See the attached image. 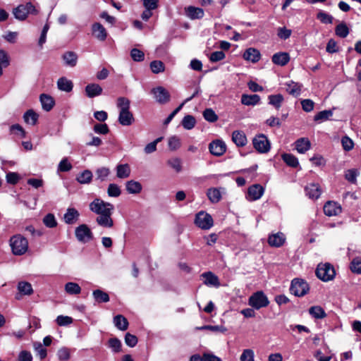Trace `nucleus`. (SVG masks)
I'll return each mask as SVG.
<instances>
[{
	"instance_id": "1",
	"label": "nucleus",
	"mask_w": 361,
	"mask_h": 361,
	"mask_svg": "<svg viewBox=\"0 0 361 361\" xmlns=\"http://www.w3.org/2000/svg\"><path fill=\"white\" fill-rule=\"evenodd\" d=\"M90 210L97 215L95 221L101 227L111 228L114 226V220L111 218L114 206L102 200L95 198L89 204Z\"/></svg>"
},
{
	"instance_id": "2",
	"label": "nucleus",
	"mask_w": 361,
	"mask_h": 361,
	"mask_svg": "<svg viewBox=\"0 0 361 361\" xmlns=\"http://www.w3.org/2000/svg\"><path fill=\"white\" fill-rule=\"evenodd\" d=\"M10 245L15 255H22L28 249V241L25 237L18 234L11 238Z\"/></svg>"
},
{
	"instance_id": "3",
	"label": "nucleus",
	"mask_w": 361,
	"mask_h": 361,
	"mask_svg": "<svg viewBox=\"0 0 361 361\" xmlns=\"http://www.w3.org/2000/svg\"><path fill=\"white\" fill-rule=\"evenodd\" d=\"M248 304L254 309L259 310L267 307L269 300L263 291H257L249 298Z\"/></svg>"
},
{
	"instance_id": "4",
	"label": "nucleus",
	"mask_w": 361,
	"mask_h": 361,
	"mask_svg": "<svg viewBox=\"0 0 361 361\" xmlns=\"http://www.w3.org/2000/svg\"><path fill=\"white\" fill-rule=\"evenodd\" d=\"M13 13L16 19L24 20L29 13L37 14V11L32 3L27 2L25 4H20L13 8Z\"/></svg>"
},
{
	"instance_id": "5",
	"label": "nucleus",
	"mask_w": 361,
	"mask_h": 361,
	"mask_svg": "<svg viewBox=\"0 0 361 361\" xmlns=\"http://www.w3.org/2000/svg\"><path fill=\"white\" fill-rule=\"evenodd\" d=\"M335 274L334 268L329 263L319 264L316 269L317 276L323 281L334 279Z\"/></svg>"
},
{
	"instance_id": "6",
	"label": "nucleus",
	"mask_w": 361,
	"mask_h": 361,
	"mask_svg": "<svg viewBox=\"0 0 361 361\" xmlns=\"http://www.w3.org/2000/svg\"><path fill=\"white\" fill-rule=\"evenodd\" d=\"M309 285L303 279H295L292 281L290 291L292 294L297 297H302L309 291Z\"/></svg>"
},
{
	"instance_id": "7",
	"label": "nucleus",
	"mask_w": 361,
	"mask_h": 361,
	"mask_svg": "<svg viewBox=\"0 0 361 361\" xmlns=\"http://www.w3.org/2000/svg\"><path fill=\"white\" fill-rule=\"evenodd\" d=\"M255 149L260 153H267L270 150V142L264 134L256 135L252 140Z\"/></svg>"
},
{
	"instance_id": "8",
	"label": "nucleus",
	"mask_w": 361,
	"mask_h": 361,
	"mask_svg": "<svg viewBox=\"0 0 361 361\" xmlns=\"http://www.w3.org/2000/svg\"><path fill=\"white\" fill-rule=\"evenodd\" d=\"M75 235L77 240L82 243H87L93 238L92 232L86 224H80L76 227Z\"/></svg>"
},
{
	"instance_id": "9",
	"label": "nucleus",
	"mask_w": 361,
	"mask_h": 361,
	"mask_svg": "<svg viewBox=\"0 0 361 361\" xmlns=\"http://www.w3.org/2000/svg\"><path fill=\"white\" fill-rule=\"evenodd\" d=\"M195 223L202 229L207 230L213 226V219L209 214L200 212L196 214Z\"/></svg>"
},
{
	"instance_id": "10",
	"label": "nucleus",
	"mask_w": 361,
	"mask_h": 361,
	"mask_svg": "<svg viewBox=\"0 0 361 361\" xmlns=\"http://www.w3.org/2000/svg\"><path fill=\"white\" fill-rule=\"evenodd\" d=\"M151 92L156 102L159 104H164L170 101L171 96L169 92L161 86L153 88Z\"/></svg>"
},
{
	"instance_id": "11",
	"label": "nucleus",
	"mask_w": 361,
	"mask_h": 361,
	"mask_svg": "<svg viewBox=\"0 0 361 361\" xmlns=\"http://www.w3.org/2000/svg\"><path fill=\"white\" fill-rule=\"evenodd\" d=\"M18 293L15 295V298L20 300L24 296L31 295L34 290L31 283L27 281H19L17 285Z\"/></svg>"
},
{
	"instance_id": "12",
	"label": "nucleus",
	"mask_w": 361,
	"mask_h": 361,
	"mask_svg": "<svg viewBox=\"0 0 361 361\" xmlns=\"http://www.w3.org/2000/svg\"><path fill=\"white\" fill-rule=\"evenodd\" d=\"M264 188L259 184H254L250 186L246 194V199L250 202L259 200L264 195Z\"/></svg>"
},
{
	"instance_id": "13",
	"label": "nucleus",
	"mask_w": 361,
	"mask_h": 361,
	"mask_svg": "<svg viewBox=\"0 0 361 361\" xmlns=\"http://www.w3.org/2000/svg\"><path fill=\"white\" fill-rule=\"evenodd\" d=\"M209 149L211 154L214 156L220 157L224 154L226 150L225 142L220 140L212 141L209 145Z\"/></svg>"
},
{
	"instance_id": "14",
	"label": "nucleus",
	"mask_w": 361,
	"mask_h": 361,
	"mask_svg": "<svg viewBox=\"0 0 361 361\" xmlns=\"http://www.w3.org/2000/svg\"><path fill=\"white\" fill-rule=\"evenodd\" d=\"M341 212V206L334 201H328L324 206V212L328 216H337Z\"/></svg>"
},
{
	"instance_id": "15",
	"label": "nucleus",
	"mask_w": 361,
	"mask_h": 361,
	"mask_svg": "<svg viewBox=\"0 0 361 361\" xmlns=\"http://www.w3.org/2000/svg\"><path fill=\"white\" fill-rule=\"evenodd\" d=\"M200 276L204 279V284L209 287L219 288L221 285L218 276L212 271L204 272Z\"/></svg>"
},
{
	"instance_id": "16",
	"label": "nucleus",
	"mask_w": 361,
	"mask_h": 361,
	"mask_svg": "<svg viewBox=\"0 0 361 361\" xmlns=\"http://www.w3.org/2000/svg\"><path fill=\"white\" fill-rule=\"evenodd\" d=\"M286 91L290 95L297 97L301 94L302 85L299 82L289 80L284 83Z\"/></svg>"
},
{
	"instance_id": "17",
	"label": "nucleus",
	"mask_w": 361,
	"mask_h": 361,
	"mask_svg": "<svg viewBox=\"0 0 361 361\" xmlns=\"http://www.w3.org/2000/svg\"><path fill=\"white\" fill-rule=\"evenodd\" d=\"M243 58L247 61L252 63H257L261 59V54L259 51L255 48L247 49L243 54Z\"/></svg>"
},
{
	"instance_id": "18",
	"label": "nucleus",
	"mask_w": 361,
	"mask_h": 361,
	"mask_svg": "<svg viewBox=\"0 0 361 361\" xmlns=\"http://www.w3.org/2000/svg\"><path fill=\"white\" fill-rule=\"evenodd\" d=\"M305 190L306 195L312 200L318 199L322 194L320 186L317 183H313L308 184L305 187Z\"/></svg>"
},
{
	"instance_id": "19",
	"label": "nucleus",
	"mask_w": 361,
	"mask_h": 361,
	"mask_svg": "<svg viewBox=\"0 0 361 361\" xmlns=\"http://www.w3.org/2000/svg\"><path fill=\"white\" fill-rule=\"evenodd\" d=\"M271 61L277 66H284L290 61V55L287 52H277L272 56Z\"/></svg>"
},
{
	"instance_id": "20",
	"label": "nucleus",
	"mask_w": 361,
	"mask_h": 361,
	"mask_svg": "<svg viewBox=\"0 0 361 361\" xmlns=\"http://www.w3.org/2000/svg\"><path fill=\"white\" fill-rule=\"evenodd\" d=\"M116 177L120 179L128 178L130 176L131 169L128 164H118L115 168Z\"/></svg>"
},
{
	"instance_id": "21",
	"label": "nucleus",
	"mask_w": 361,
	"mask_h": 361,
	"mask_svg": "<svg viewBox=\"0 0 361 361\" xmlns=\"http://www.w3.org/2000/svg\"><path fill=\"white\" fill-rule=\"evenodd\" d=\"M94 36L100 41H104L107 37V32L104 27L99 23H95L92 26Z\"/></svg>"
},
{
	"instance_id": "22",
	"label": "nucleus",
	"mask_w": 361,
	"mask_h": 361,
	"mask_svg": "<svg viewBox=\"0 0 361 361\" xmlns=\"http://www.w3.org/2000/svg\"><path fill=\"white\" fill-rule=\"evenodd\" d=\"M62 59L66 66L69 67H75L78 63V54L72 51H66L62 55Z\"/></svg>"
},
{
	"instance_id": "23",
	"label": "nucleus",
	"mask_w": 361,
	"mask_h": 361,
	"mask_svg": "<svg viewBox=\"0 0 361 361\" xmlns=\"http://www.w3.org/2000/svg\"><path fill=\"white\" fill-rule=\"evenodd\" d=\"M125 186L127 192L131 195H137L140 193L142 190V184L134 180L126 181Z\"/></svg>"
},
{
	"instance_id": "24",
	"label": "nucleus",
	"mask_w": 361,
	"mask_h": 361,
	"mask_svg": "<svg viewBox=\"0 0 361 361\" xmlns=\"http://www.w3.org/2000/svg\"><path fill=\"white\" fill-rule=\"evenodd\" d=\"M80 214L75 208H68L63 215V219L67 224H75L79 218Z\"/></svg>"
},
{
	"instance_id": "25",
	"label": "nucleus",
	"mask_w": 361,
	"mask_h": 361,
	"mask_svg": "<svg viewBox=\"0 0 361 361\" xmlns=\"http://www.w3.org/2000/svg\"><path fill=\"white\" fill-rule=\"evenodd\" d=\"M286 238L283 233L279 232L269 236L268 243L272 247H279L285 243Z\"/></svg>"
},
{
	"instance_id": "26",
	"label": "nucleus",
	"mask_w": 361,
	"mask_h": 361,
	"mask_svg": "<svg viewBox=\"0 0 361 361\" xmlns=\"http://www.w3.org/2000/svg\"><path fill=\"white\" fill-rule=\"evenodd\" d=\"M185 14L191 20H195L202 18L204 13L203 9L190 6L185 8Z\"/></svg>"
},
{
	"instance_id": "27",
	"label": "nucleus",
	"mask_w": 361,
	"mask_h": 361,
	"mask_svg": "<svg viewBox=\"0 0 361 361\" xmlns=\"http://www.w3.org/2000/svg\"><path fill=\"white\" fill-rule=\"evenodd\" d=\"M224 190V188H212L208 189L207 195L212 203H217L221 200L222 191Z\"/></svg>"
},
{
	"instance_id": "28",
	"label": "nucleus",
	"mask_w": 361,
	"mask_h": 361,
	"mask_svg": "<svg viewBox=\"0 0 361 361\" xmlns=\"http://www.w3.org/2000/svg\"><path fill=\"white\" fill-rule=\"evenodd\" d=\"M118 122L124 126H130L134 122L133 115L130 110L119 112Z\"/></svg>"
},
{
	"instance_id": "29",
	"label": "nucleus",
	"mask_w": 361,
	"mask_h": 361,
	"mask_svg": "<svg viewBox=\"0 0 361 361\" xmlns=\"http://www.w3.org/2000/svg\"><path fill=\"white\" fill-rule=\"evenodd\" d=\"M85 92L88 97L93 98L102 94V88L98 84L90 83L85 87Z\"/></svg>"
},
{
	"instance_id": "30",
	"label": "nucleus",
	"mask_w": 361,
	"mask_h": 361,
	"mask_svg": "<svg viewBox=\"0 0 361 361\" xmlns=\"http://www.w3.org/2000/svg\"><path fill=\"white\" fill-rule=\"evenodd\" d=\"M295 148L300 154H304L311 147L310 141L308 138L302 137L297 140L295 142Z\"/></svg>"
},
{
	"instance_id": "31",
	"label": "nucleus",
	"mask_w": 361,
	"mask_h": 361,
	"mask_svg": "<svg viewBox=\"0 0 361 361\" xmlns=\"http://www.w3.org/2000/svg\"><path fill=\"white\" fill-rule=\"evenodd\" d=\"M232 140L238 147H244L247 142L245 134L240 130L233 132Z\"/></svg>"
},
{
	"instance_id": "32",
	"label": "nucleus",
	"mask_w": 361,
	"mask_h": 361,
	"mask_svg": "<svg viewBox=\"0 0 361 361\" xmlns=\"http://www.w3.org/2000/svg\"><path fill=\"white\" fill-rule=\"evenodd\" d=\"M260 97L258 94H245L241 97V103L245 106H255L259 103Z\"/></svg>"
},
{
	"instance_id": "33",
	"label": "nucleus",
	"mask_w": 361,
	"mask_h": 361,
	"mask_svg": "<svg viewBox=\"0 0 361 361\" xmlns=\"http://www.w3.org/2000/svg\"><path fill=\"white\" fill-rule=\"evenodd\" d=\"M40 102L42 104V109L46 111H49L54 105V99L46 94H42L39 97Z\"/></svg>"
},
{
	"instance_id": "34",
	"label": "nucleus",
	"mask_w": 361,
	"mask_h": 361,
	"mask_svg": "<svg viewBox=\"0 0 361 361\" xmlns=\"http://www.w3.org/2000/svg\"><path fill=\"white\" fill-rule=\"evenodd\" d=\"M92 178L93 174L92 171L86 169L77 176L76 180L80 184H90L92 180Z\"/></svg>"
},
{
	"instance_id": "35",
	"label": "nucleus",
	"mask_w": 361,
	"mask_h": 361,
	"mask_svg": "<svg viewBox=\"0 0 361 361\" xmlns=\"http://www.w3.org/2000/svg\"><path fill=\"white\" fill-rule=\"evenodd\" d=\"M57 87L61 91L70 92L73 90V85L71 80L61 77L57 81Z\"/></svg>"
},
{
	"instance_id": "36",
	"label": "nucleus",
	"mask_w": 361,
	"mask_h": 361,
	"mask_svg": "<svg viewBox=\"0 0 361 361\" xmlns=\"http://www.w3.org/2000/svg\"><path fill=\"white\" fill-rule=\"evenodd\" d=\"M308 312L311 317L316 319H321L326 317L324 310L319 305L310 307Z\"/></svg>"
},
{
	"instance_id": "37",
	"label": "nucleus",
	"mask_w": 361,
	"mask_h": 361,
	"mask_svg": "<svg viewBox=\"0 0 361 361\" xmlns=\"http://www.w3.org/2000/svg\"><path fill=\"white\" fill-rule=\"evenodd\" d=\"M114 324L121 331H126L128 327L127 319L121 314L116 315L114 317Z\"/></svg>"
},
{
	"instance_id": "38",
	"label": "nucleus",
	"mask_w": 361,
	"mask_h": 361,
	"mask_svg": "<svg viewBox=\"0 0 361 361\" xmlns=\"http://www.w3.org/2000/svg\"><path fill=\"white\" fill-rule=\"evenodd\" d=\"M92 295L94 300L99 303L107 302L110 300L108 293L100 289L93 290Z\"/></svg>"
},
{
	"instance_id": "39",
	"label": "nucleus",
	"mask_w": 361,
	"mask_h": 361,
	"mask_svg": "<svg viewBox=\"0 0 361 361\" xmlns=\"http://www.w3.org/2000/svg\"><path fill=\"white\" fill-rule=\"evenodd\" d=\"M269 104L274 106L276 109H280L284 100L283 96L281 94H271L268 97Z\"/></svg>"
},
{
	"instance_id": "40",
	"label": "nucleus",
	"mask_w": 361,
	"mask_h": 361,
	"mask_svg": "<svg viewBox=\"0 0 361 361\" xmlns=\"http://www.w3.org/2000/svg\"><path fill=\"white\" fill-rule=\"evenodd\" d=\"M110 173L109 168L105 166L99 167L95 171L96 180L104 182L107 179Z\"/></svg>"
},
{
	"instance_id": "41",
	"label": "nucleus",
	"mask_w": 361,
	"mask_h": 361,
	"mask_svg": "<svg viewBox=\"0 0 361 361\" xmlns=\"http://www.w3.org/2000/svg\"><path fill=\"white\" fill-rule=\"evenodd\" d=\"M65 291L69 295H78L81 292L80 286L74 282H68L64 286Z\"/></svg>"
},
{
	"instance_id": "42",
	"label": "nucleus",
	"mask_w": 361,
	"mask_h": 361,
	"mask_svg": "<svg viewBox=\"0 0 361 361\" xmlns=\"http://www.w3.org/2000/svg\"><path fill=\"white\" fill-rule=\"evenodd\" d=\"M23 118L26 123L34 126L37 121L38 114L32 109H30L24 114Z\"/></svg>"
},
{
	"instance_id": "43",
	"label": "nucleus",
	"mask_w": 361,
	"mask_h": 361,
	"mask_svg": "<svg viewBox=\"0 0 361 361\" xmlns=\"http://www.w3.org/2000/svg\"><path fill=\"white\" fill-rule=\"evenodd\" d=\"M282 159L289 166L296 168L299 166L298 158L292 154H283Z\"/></svg>"
},
{
	"instance_id": "44",
	"label": "nucleus",
	"mask_w": 361,
	"mask_h": 361,
	"mask_svg": "<svg viewBox=\"0 0 361 361\" xmlns=\"http://www.w3.org/2000/svg\"><path fill=\"white\" fill-rule=\"evenodd\" d=\"M181 124L185 130H191L195 126L196 120L193 116L187 115L183 117Z\"/></svg>"
},
{
	"instance_id": "45",
	"label": "nucleus",
	"mask_w": 361,
	"mask_h": 361,
	"mask_svg": "<svg viewBox=\"0 0 361 361\" xmlns=\"http://www.w3.org/2000/svg\"><path fill=\"white\" fill-rule=\"evenodd\" d=\"M333 116L332 110H324L317 113L314 117V120L318 122H322L328 120L330 117Z\"/></svg>"
},
{
	"instance_id": "46",
	"label": "nucleus",
	"mask_w": 361,
	"mask_h": 361,
	"mask_svg": "<svg viewBox=\"0 0 361 361\" xmlns=\"http://www.w3.org/2000/svg\"><path fill=\"white\" fill-rule=\"evenodd\" d=\"M167 164L177 173L182 171V161L180 158L173 157L167 161Z\"/></svg>"
},
{
	"instance_id": "47",
	"label": "nucleus",
	"mask_w": 361,
	"mask_h": 361,
	"mask_svg": "<svg viewBox=\"0 0 361 361\" xmlns=\"http://www.w3.org/2000/svg\"><path fill=\"white\" fill-rule=\"evenodd\" d=\"M335 32L337 36L345 38L349 34V29L346 24L344 23L338 24L335 29Z\"/></svg>"
},
{
	"instance_id": "48",
	"label": "nucleus",
	"mask_w": 361,
	"mask_h": 361,
	"mask_svg": "<svg viewBox=\"0 0 361 361\" xmlns=\"http://www.w3.org/2000/svg\"><path fill=\"white\" fill-rule=\"evenodd\" d=\"M107 194L111 197H118L121 194L120 187L116 183H110L107 188Z\"/></svg>"
},
{
	"instance_id": "49",
	"label": "nucleus",
	"mask_w": 361,
	"mask_h": 361,
	"mask_svg": "<svg viewBox=\"0 0 361 361\" xmlns=\"http://www.w3.org/2000/svg\"><path fill=\"white\" fill-rule=\"evenodd\" d=\"M203 117L207 121L210 123H214L218 120V116L211 108L206 109L203 111Z\"/></svg>"
},
{
	"instance_id": "50",
	"label": "nucleus",
	"mask_w": 361,
	"mask_h": 361,
	"mask_svg": "<svg viewBox=\"0 0 361 361\" xmlns=\"http://www.w3.org/2000/svg\"><path fill=\"white\" fill-rule=\"evenodd\" d=\"M33 346L37 355L39 357L41 360H43L47 357V350L45 348H44L43 345L41 343L35 342L34 343Z\"/></svg>"
},
{
	"instance_id": "51",
	"label": "nucleus",
	"mask_w": 361,
	"mask_h": 361,
	"mask_svg": "<svg viewBox=\"0 0 361 361\" xmlns=\"http://www.w3.org/2000/svg\"><path fill=\"white\" fill-rule=\"evenodd\" d=\"M150 68L154 73L158 74L164 71L165 66L161 61H153L150 63Z\"/></svg>"
},
{
	"instance_id": "52",
	"label": "nucleus",
	"mask_w": 361,
	"mask_h": 361,
	"mask_svg": "<svg viewBox=\"0 0 361 361\" xmlns=\"http://www.w3.org/2000/svg\"><path fill=\"white\" fill-rule=\"evenodd\" d=\"M73 166L72 164L68 161V159L67 157L63 158L61 161L59 162L58 165V171L61 172H67L72 169Z\"/></svg>"
},
{
	"instance_id": "53",
	"label": "nucleus",
	"mask_w": 361,
	"mask_h": 361,
	"mask_svg": "<svg viewBox=\"0 0 361 361\" xmlns=\"http://www.w3.org/2000/svg\"><path fill=\"white\" fill-rule=\"evenodd\" d=\"M44 224L48 228H54L57 226V221L53 214H48L43 218Z\"/></svg>"
},
{
	"instance_id": "54",
	"label": "nucleus",
	"mask_w": 361,
	"mask_h": 361,
	"mask_svg": "<svg viewBox=\"0 0 361 361\" xmlns=\"http://www.w3.org/2000/svg\"><path fill=\"white\" fill-rule=\"evenodd\" d=\"M117 106L120 111L130 110V100L126 97H121L117 99Z\"/></svg>"
},
{
	"instance_id": "55",
	"label": "nucleus",
	"mask_w": 361,
	"mask_h": 361,
	"mask_svg": "<svg viewBox=\"0 0 361 361\" xmlns=\"http://www.w3.org/2000/svg\"><path fill=\"white\" fill-rule=\"evenodd\" d=\"M56 355L59 360L67 361L71 357L70 350L66 347L61 348Z\"/></svg>"
},
{
	"instance_id": "56",
	"label": "nucleus",
	"mask_w": 361,
	"mask_h": 361,
	"mask_svg": "<svg viewBox=\"0 0 361 361\" xmlns=\"http://www.w3.org/2000/svg\"><path fill=\"white\" fill-rule=\"evenodd\" d=\"M168 145L170 150L171 151H175L178 149V148H180L181 145L180 138L175 135L169 137Z\"/></svg>"
},
{
	"instance_id": "57",
	"label": "nucleus",
	"mask_w": 361,
	"mask_h": 361,
	"mask_svg": "<svg viewBox=\"0 0 361 361\" xmlns=\"http://www.w3.org/2000/svg\"><path fill=\"white\" fill-rule=\"evenodd\" d=\"M161 140H162V137H160L157 138L153 142L147 144L144 148L145 153L147 154H151V153L155 152L157 150V144L159 142H161Z\"/></svg>"
},
{
	"instance_id": "58",
	"label": "nucleus",
	"mask_w": 361,
	"mask_h": 361,
	"mask_svg": "<svg viewBox=\"0 0 361 361\" xmlns=\"http://www.w3.org/2000/svg\"><path fill=\"white\" fill-rule=\"evenodd\" d=\"M109 347L114 353H118L121 350V342L117 338H112L109 340Z\"/></svg>"
},
{
	"instance_id": "59",
	"label": "nucleus",
	"mask_w": 361,
	"mask_h": 361,
	"mask_svg": "<svg viewBox=\"0 0 361 361\" xmlns=\"http://www.w3.org/2000/svg\"><path fill=\"white\" fill-rule=\"evenodd\" d=\"M130 56L135 61H142L145 59L144 52L138 49L134 48L130 51Z\"/></svg>"
},
{
	"instance_id": "60",
	"label": "nucleus",
	"mask_w": 361,
	"mask_h": 361,
	"mask_svg": "<svg viewBox=\"0 0 361 361\" xmlns=\"http://www.w3.org/2000/svg\"><path fill=\"white\" fill-rule=\"evenodd\" d=\"M255 353L252 349H245L240 355V361H255Z\"/></svg>"
},
{
	"instance_id": "61",
	"label": "nucleus",
	"mask_w": 361,
	"mask_h": 361,
	"mask_svg": "<svg viewBox=\"0 0 361 361\" xmlns=\"http://www.w3.org/2000/svg\"><path fill=\"white\" fill-rule=\"evenodd\" d=\"M350 269L353 273L361 274V258L356 257L353 259L350 264Z\"/></svg>"
},
{
	"instance_id": "62",
	"label": "nucleus",
	"mask_w": 361,
	"mask_h": 361,
	"mask_svg": "<svg viewBox=\"0 0 361 361\" xmlns=\"http://www.w3.org/2000/svg\"><path fill=\"white\" fill-rule=\"evenodd\" d=\"M56 322L59 326H67L73 322V319L68 316L59 315L56 317Z\"/></svg>"
},
{
	"instance_id": "63",
	"label": "nucleus",
	"mask_w": 361,
	"mask_h": 361,
	"mask_svg": "<svg viewBox=\"0 0 361 361\" xmlns=\"http://www.w3.org/2000/svg\"><path fill=\"white\" fill-rule=\"evenodd\" d=\"M10 130L11 133L16 134L20 137L23 138L26 135V133L21 126L19 124H14L10 127Z\"/></svg>"
},
{
	"instance_id": "64",
	"label": "nucleus",
	"mask_w": 361,
	"mask_h": 361,
	"mask_svg": "<svg viewBox=\"0 0 361 361\" xmlns=\"http://www.w3.org/2000/svg\"><path fill=\"white\" fill-rule=\"evenodd\" d=\"M301 106L303 111L310 112L314 109V102L310 99H302L301 101Z\"/></svg>"
}]
</instances>
